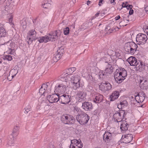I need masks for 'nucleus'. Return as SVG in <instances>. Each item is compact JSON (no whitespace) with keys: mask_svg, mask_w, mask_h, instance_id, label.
I'll use <instances>...</instances> for the list:
<instances>
[{"mask_svg":"<svg viewBox=\"0 0 148 148\" xmlns=\"http://www.w3.org/2000/svg\"><path fill=\"white\" fill-rule=\"evenodd\" d=\"M61 33V31L60 29L56 30L51 32L48 35L42 37L38 41L40 43L55 41L58 39V36H60Z\"/></svg>","mask_w":148,"mask_h":148,"instance_id":"nucleus-1","label":"nucleus"},{"mask_svg":"<svg viewBox=\"0 0 148 148\" xmlns=\"http://www.w3.org/2000/svg\"><path fill=\"white\" fill-rule=\"evenodd\" d=\"M12 5L11 4L9 1H7L6 2V5L5 6L4 9L3 10V14L9 15V21L10 23H12L13 18V15L12 13L14 11Z\"/></svg>","mask_w":148,"mask_h":148,"instance_id":"nucleus-2","label":"nucleus"},{"mask_svg":"<svg viewBox=\"0 0 148 148\" xmlns=\"http://www.w3.org/2000/svg\"><path fill=\"white\" fill-rule=\"evenodd\" d=\"M138 46L133 42H130L125 43L124 49L128 54H134L136 51Z\"/></svg>","mask_w":148,"mask_h":148,"instance_id":"nucleus-3","label":"nucleus"},{"mask_svg":"<svg viewBox=\"0 0 148 148\" xmlns=\"http://www.w3.org/2000/svg\"><path fill=\"white\" fill-rule=\"evenodd\" d=\"M127 60L130 65L136 66L137 69L142 70L144 69V65L140 61L137 62L136 59L134 57H130Z\"/></svg>","mask_w":148,"mask_h":148,"instance_id":"nucleus-4","label":"nucleus"},{"mask_svg":"<svg viewBox=\"0 0 148 148\" xmlns=\"http://www.w3.org/2000/svg\"><path fill=\"white\" fill-rule=\"evenodd\" d=\"M76 119L80 124L83 125L88 123L89 117L86 113L83 112L77 115Z\"/></svg>","mask_w":148,"mask_h":148,"instance_id":"nucleus-5","label":"nucleus"},{"mask_svg":"<svg viewBox=\"0 0 148 148\" xmlns=\"http://www.w3.org/2000/svg\"><path fill=\"white\" fill-rule=\"evenodd\" d=\"M65 83H62V84H59L57 86L53 83L51 85L50 91H51L53 89L52 87H54V89L53 90L54 92L60 93H63L65 92L66 89V86L65 85Z\"/></svg>","mask_w":148,"mask_h":148,"instance_id":"nucleus-6","label":"nucleus"},{"mask_svg":"<svg viewBox=\"0 0 148 148\" xmlns=\"http://www.w3.org/2000/svg\"><path fill=\"white\" fill-rule=\"evenodd\" d=\"M38 38L36 36V33L34 29L30 30L27 34V42L29 45L31 44L34 41Z\"/></svg>","mask_w":148,"mask_h":148,"instance_id":"nucleus-7","label":"nucleus"},{"mask_svg":"<svg viewBox=\"0 0 148 148\" xmlns=\"http://www.w3.org/2000/svg\"><path fill=\"white\" fill-rule=\"evenodd\" d=\"M61 121L65 124H70L74 123V119L73 116L69 114L62 115L61 118Z\"/></svg>","mask_w":148,"mask_h":148,"instance_id":"nucleus-8","label":"nucleus"},{"mask_svg":"<svg viewBox=\"0 0 148 148\" xmlns=\"http://www.w3.org/2000/svg\"><path fill=\"white\" fill-rule=\"evenodd\" d=\"M71 83L73 85L72 88L74 90H76L80 86L79 77L77 75H73L71 77Z\"/></svg>","mask_w":148,"mask_h":148,"instance_id":"nucleus-9","label":"nucleus"},{"mask_svg":"<svg viewBox=\"0 0 148 148\" xmlns=\"http://www.w3.org/2000/svg\"><path fill=\"white\" fill-rule=\"evenodd\" d=\"M147 38L146 35L143 34L139 33L137 35L136 38V42L138 44L140 45L142 43H144L147 41Z\"/></svg>","mask_w":148,"mask_h":148,"instance_id":"nucleus-10","label":"nucleus"},{"mask_svg":"<svg viewBox=\"0 0 148 148\" xmlns=\"http://www.w3.org/2000/svg\"><path fill=\"white\" fill-rule=\"evenodd\" d=\"M99 88L102 91H105L110 90L112 88L110 84L108 82L103 81L99 85Z\"/></svg>","mask_w":148,"mask_h":148,"instance_id":"nucleus-11","label":"nucleus"},{"mask_svg":"<svg viewBox=\"0 0 148 148\" xmlns=\"http://www.w3.org/2000/svg\"><path fill=\"white\" fill-rule=\"evenodd\" d=\"M125 113V112L124 110H121L119 112L115 113L113 115L115 121L120 123L122 122V118L124 116Z\"/></svg>","mask_w":148,"mask_h":148,"instance_id":"nucleus-12","label":"nucleus"},{"mask_svg":"<svg viewBox=\"0 0 148 148\" xmlns=\"http://www.w3.org/2000/svg\"><path fill=\"white\" fill-rule=\"evenodd\" d=\"M59 97V94L57 93L53 94L51 95H49L47 97V99L50 103H52L57 102L59 101L58 100Z\"/></svg>","mask_w":148,"mask_h":148,"instance_id":"nucleus-13","label":"nucleus"},{"mask_svg":"<svg viewBox=\"0 0 148 148\" xmlns=\"http://www.w3.org/2000/svg\"><path fill=\"white\" fill-rule=\"evenodd\" d=\"M70 98L68 95L64 94L59 96L58 100L60 101L62 103L66 104L69 103L70 101Z\"/></svg>","mask_w":148,"mask_h":148,"instance_id":"nucleus-14","label":"nucleus"},{"mask_svg":"<svg viewBox=\"0 0 148 148\" xmlns=\"http://www.w3.org/2000/svg\"><path fill=\"white\" fill-rule=\"evenodd\" d=\"M118 71H116L114 74V77L115 81L118 83H120L125 79L123 78V76L120 75Z\"/></svg>","mask_w":148,"mask_h":148,"instance_id":"nucleus-15","label":"nucleus"},{"mask_svg":"<svg viewBox=\"0 0 148 148\" xmlns=\"http://www.w3.org/2000/svg\"><path fill=\"white\" fill-rule=\"evenodd\" d=\"M104 141L107 143H109L112 139V134L109 132H106L103 135Z\"/></svg>","mask_w":148,"mask_h":148,"instance_id":"nucleus-16","label":"nucleus"},{"mask_svg":"<svg viewBox=\"0 0 148 148\" xmlns=\"http://www.w3.org/2000/svg\"><path fill=\"white\" fill-rule=\"evenodd\" d=\"M82 107L85 111L91 110L92 108V103L88 102H85L82 103Z\"/></svg>","mask_w":148,"mask_h":148,"instance_id":"nucleus-17","label":"nucleus"},{"mask_svg":"<svg viewBox=\"0 0 148 148\" xmlns=\"http://www.w3.org/2000/svg\"><path fill=\"white\" fill-rule=\"evenodd\" d=\"M103 99V96L102 95L99 93H97L95 96V97L93 99L94 102L99 103L102 102Z\"/></svg>","mask_w":148,"mask_h":148,"instance_id":"nucleus-18","label":"nucleus"},{"mask_svg":"<svg viewBox=\"0 0 148 148\" xmlns=\"http://www.w3.org/2000/svg\"><path fill=\"white\" fill-rule=\"evenodd\" d=\"M105 63H108L107 67L105 70V72L106 74H110L113 72V67L111 62L108 63V62H106Z\"/></svg>","mask_w":148,"mask_h":148,"instance_id":"nucleus-19","label":"nucleus"},{"mask_svg":"<svg viewBox=\"0 0 148 148\" xmlns=\"http://www.w3.org/2000/svg\"><path fill=\"white\" fill-rule=\"evenodd\" d=\"M77 96L79 98L78 101L81 102L82 100H84L86 99V94L84 93L83 91H79L77 92Z\"/></svg>","mask_w":148,"mask_h":148,"instance_id":"nucleus-20","label":"nucleus"},{"mask_svg":"<svg viewBox=\"0 0 148 148\" xmlns=\"http://www.w3.org/2000/svg\"><path fill=\"white\" fill-rule=\"evenodd\" d=\"M123 139L125 141V143H130L133 139L132 135L131 134H128L124 135L122 136Z\"/></svg>","mask_w":148,"mask_h":148,"instance_id":"nucleus-21","label":"nucleus"},{"mask_svg":"<svg viewBox=\"0 0 148 148\" xmlns=\"http://www.w3.org/2000/svg\"><path fill=\"white\" fill-rule=\"evenodd\" d=\"M64 48L62 47L58 48L57 51L56 52L54 56H55L57 57V59L59 60L62 54L64 52Z\"/></svg>","mask_w":148,"mask_h":148,"instance_id":"nucleus-22","label":"nucleus"},{"mask_svg":"<svg viewBox=\"0 0 148 148\" xmlns=\"http://www.w3.org/2000/svg\"><path fill=\"white\" fill-rule=\"evenodd\" d=\"M140 88L146 90L148 88V81L146 79L140 80Z\"/></svg>","mask_w":148,"mask_h":148,"instance_id":"nucleus-23","label":"nucleus"},{"mask_svg":"<svg viewBox=\"0 0 148 148\" xmlns=\"http://www.w3.org/2000/svg\"><path fill=\"white\" fill-rule=\"evenodd\" d=\"M118 71L119 74L123 76V78L125 79L127 76V71L123 68H121L116 70Z\"/></svg>","mask_w":148,"mask_h":148,"instance_id":"nucleus-24","label":"nucleus"},{"mask_svg":"<svg viewBox=\"0 0 148 148\" xmlns=\"http://www.w3.org/2000/svg\"><path fill=\"white\" fill-rule=\"evenodd\" d=\"M48 87L47 84H42L41 88L39 90V93L40 94V95H42L47 92V89Z\"/></svg>","mask_w":148,"mask_h":148,"instance_id":"nucleus-25","label":"nucleus"},{"mask_svg":"<svg viewBox=\"0 0 148 148\" xmlns=\"http://www.w3.org/2000/svg\"><path fill=\"white\" fill-rule=\"evenodd\" d=\"M119 96V92L118 91H115L113 92L111 95L110 97L111 101H114L117 99Z\"/></svg>","mask_w":148,"mask_h":148,"instance_id":"nucleus-26","label":"nucleus"},{"mask_svg":"<svg viewBox=\"0 0 148 148\" xmlns=\"http://www.w3.org/2000/svg\"><path fill=\"white\" fill-rule=\"evenodd\" d=\"M121 122L122 123L121 124V129L123 131L127 130L129 125L127 123L126 121H122Z\"/></svg>","mask_w":148,"mask_h":148,"instance_id":"nucleus-27","label":"nucleus"},{"mask_svg":"<svg viewBox=\"0 0 148 148\" xmlns=\"http://www.w3.org/2000/svg\"><path fill=\"white\" fill-rule=\"evenodd\" d=\"M18 130L19 127L17 126L14 128L12 134V138L11 139L12 142H11V144H12L13 143V142L12 141L13 140V138L15 135H16V132Z\"/></svg>","mask_w":148,"mask_h":148,"instance_id":"nucleus-28","label":"nucleus"},{"mask_svg":"<svg viewBox=\"0 0 148 148\" xmlns=\"http://www.w3.org/2000/svg\"><path fill=\"white\" fill-rule=\"evenodd\" d=\"M135 99L138 103L142 102L145 99L144 96H135Z\"/></svg>","mask_w":148,"mask_h":148,"instance_id":"nucleus-29","label":"nucleus"},{"mask_svg":"<svg viewBox=\"0 0 148 148\" xmlns=\"http://www.w3.org/2000/svg\"><path fill=\"white\" fill-rule=\"evenodd\" d=\"M127 105V101L124 100L120 102V103L118 105V108L120 109L124 107L125 106H126Z\"/></svg>","mask_w":148,"mask_h":148,"instance_id":"nucleus-30","label":"nucleus"},{"mask_svg":"<svg viewBox=\"0 0 148 148\" xmlns=\"http://www.w3.org/2000/svg\"><path fill=\"white\" fill-rule=\"evenodd\" d=\"M6 35V32L5 29L2 27H0V38L5 37Z\"/></svg>","mask_w":148,"mask_h":148,"instance_id":"nucleus-31","label":"nucleus"},{"mask_svg":"<svg viewBox=\"0 0 148 148\" xmlns=\"http://www.w3.org/2000/svg\"><path fill=\"white\" fill-rule=\"evenodd\" d=\"M18 73V71L15 69H12L11 70L10 73H11V75L10 77H12L13 78Z\"/></svg>","mask_w":148,"mask_h":148,"instance_id":"nucleus-32","label":"nucleus"},{"mask_svg":"<svg viewBox=\"0 0 148 148\" xmlns=\"http://www.w3.org/2000/svg\"><path fill=\"white\" fill-rule=\"evenodd\" d=\"M76 69L75 67H72L69 68L68 69V72L67 74L69 73L68 74H71L73 73L74 71H75Z\"/></svg>","mask_w":148,"mask_h":148,"instance_id":"nucleus-33","label":"nucleus"},{"mask_svg":"<svg viewBox=\"0 0 148 148\" xmlns=\"http://www.w3.org/2000/svg\"><path fill=\"white\" fill-rule=\"evenodd\" d=\"M64 34L65 35H67L69 34V29L68 27H66L65 28H63Z\"/></svg>","mask_w":148,"mask_h":148,"instance_id":"nucleus-34","label":"nucleus"},{"mask_svg":"<svg viewBox=\"0 0 148 148\" xmlns=\"http://www.w3.org/2000/svg\"><path fill=\"white\" fill-rule=\"evenodd\" d=\"M99 75L100 78L102 79L105 76H106V74L105 72H101L99 73Z\"/></svg>","mask_w":148,"mask_h":148,"instance_id":"nucleus-35","label":"nucleus"},{"mask_svg":"<svg viewBox=\"0 0 148 148\" xmlns=\"http://www.w3.org/2000/svg\"><path fill=\"white\" fill-rule=\"evenodd\" d=\"M21 24L22 26L24 29H25L26 27V23L25 20H23L21 22Z\"/></svg>","mask_w":148,"mask_h":148,"instance_id":"nucleus-36","label":"nucleus"},{"mask_svg":"<svg viewBox=\"0 0 148 148\" xmlns=\"http://www.w3.org/2000/svg\"><path fill=\"white\" fill-rule=\"evenodd\" d=\"M71 143L72 144H74L75 145L78 143H79V141L76 139H74L71 140Z\"/></svg>","mask_w":148,"mask_h":148,"instance_id":"nucleus-37","label":"nucleus"},{"mask_svg":"<svg viewBox=\"0 0 148 148\" xmlns=\"http://www.w3.org/2000/svg\"><path fill=\"white\" fill-rule=\"evenodd\" d=\"M118 29V28H114V29H111L110 28L108 29V32H107L108 34H110L112 33L113 31H114V30H115V31L116 30H117Z\"/></svg>","mask_w":148,"mask_h":148,"instance_id":"nucleus-38","label":"nucleus"},{"mask_svg":"<svg viewBox=\"0 0 148 148\" xmlns=\"http://www.w3.org/2000/svg\"><path fill=\"white\" fill-rule=\"evenodd\" d=\"M31 108V107L29 105H28L25 108V110L27 113L29 111H30Z\"/></svg>","mask_w":148,"mask_h":148,"instance_id":"nucleus-39","label":"nucleus"},{"mask_svg":"<svg viewBox=\"0 0 148 148\" xmlns=\"http://www.w3.org/2000/svg\"><path fill=\"white\" fill-rule=\"evenodd\" d=\"M127 5L126 3H125L124 2L122 4V7L121 8H117V10L120 11L123 8H126Z\"/></svg>","mask_w":148,"mask_h":148,"instance_id":"nucleus-40","label":"nucleus"},{"mask_svg":"<svg viewBox=\"0 0 148 148\" xmlns=\"http://www.w3.org/2000/svg\"><path fill=\"white\" fill-rule=\"evenodd\" d=\"M75 147H77V148H82L83 147L82 144L80 142L75 145Z\"/></svg>","mask_w":148,"mask_h":148,"instance_id":"nucleus-41","label":"nucleus"},{"mask_svg":"<svg viewBox=\"0 0 148 148\" xmlns=\"http://www.w3.org/2000/svg\"><path fill=\"white\" fill-rule=\"evenodd\" d=\"M136 96H144L145 97V94L143 92H140L139 93H138L137 95Z\"/></svg>","mask_w":148,"mask_h":148,"instance_id":"nucleus-42","label":"nucleus"},{"mask_svg":"<svg viewBox=\"0 0 148 148\" xmlns=\"http://www.w3.org/2000/svg\"><path fill=\"white\" fill-rule=\"evenodd\" d=\"M50 4L48 3H44L43 5H42V6L43 8H47V7L49 6L50 5Z\"/></svg>","mask_w":148,"mask_h":148,"instance_id":"nucleus-43","label":"nucleus"},{"mask_svg":"<svg viewBox=\"0 0 148 148\" xmlns=\"http://www.w3.org/2000/svg\"><path fill=\"white\" fill-rule=\"evenodd\" d=\"M6 58L8 60H11L12 59V57L10 55L6 56Z\"/></svg>","mask_w":148,"mask_h":148,"instance_id":"nucleus-44","label":"nucleus"},{"mask_svg":"<svg viewBox=\"0 0 148 148\" xmlns=\"http://www.w3.org/2000/svg\"><path fill=\"white\" fill-rule=\"evenodd\" d=\"M92 89V87L90 85H88L87 86V89L88 91H90Z\"/></svg>","mask_w":148,"mask_h":148,"instance_id":"nucleus-45","label":"nucleus"},{"mask_svg":"<svg viewBox=\"0 0 148 148\" xmlns=\"http://www.w3.org/2000/svg\"><path fill=\"white\" fill-rule=\"evenodd\" d=\"M132 6L130 5H127L126 8L128 10L129 9H132Z\"/></svg>","mask_w":148,"mask_h":148,"instance_id":"nucleus-46","label":"nucleus"},{"mask_svg":"<svg viewBox=\"0 0 148 148\" xmlns=\"http://www.w3.org/2000/svg\"><path fill=\"white\" fill-rule=\"evenodd\" d=\"M57 57L55 56H54V57H53V60L55 62H57L59 59H57Z\"/></svg>","mask_w":148,"mask_h":148,"instance_id":"nucleus-47","label":"nucleus"},{"mask_svg":"<svg viewBox=\"0 0 148 148\" xmlns=\"http://www.w3.org/2000/svg\"><path fill=\"white\" fill-rule=\"evenodd\" d=\"M104 2L103 0H99V2L98 5L100 6L101 5V4H103Z\"/></svg>","mask_w":148,"mask_h":148,"instance_id":"nucleus-48","label":"nucleus"},{"mask_svg":"<svg viewBox=\"0 0 148 148\" xmlns=\"http://www.w3.org/2000/svg\"><path fill=\"white\" fill-rule=\"evenodd\" d=\"M11 73H10L9 75L8 76L7 78L8 80H9V81H10L11 80V79L13 78H12V77H11Z\"/></svg>","mask_w":148,"mask_h":148,"instance_id":"nucleus-49","label":"nucleus"},{"mask_svg":"<svg viewBox=\"0 0 148 148\" xmlns=\"http://www.w3.org/2000/svg\"><path fill=\"white\" fill-rule=\"evenodd\" d=\"M89 78L90 80L93 81L95 79V78L92 76V75H90L89 76Z\"/></svg>","mask_w":148,"mask_h":148,"instance_id":"nucleus-50","label":"nucleus"},{"mask_svg":"<svg viewBox=\"0 0 148 148\" xmlns=\"http://www.w3.org/2000/svg\"><path fill=\"white\" fill-rule=\"evenodd\" d=\"M134 11L132 9H130V11H129V14L130 15H131L133 13Z\"/></svg>","mask_w":148,"mask_h":148,"instance_id":"nucleus-51","label":"nucleus"},{"mask_svg":"<svg viewBox=\"0 0 148 148\" xmlns=\"http://www.w3.org/2000/svg\"><path fill=\"white\" fill-rule=\"evenodd\" d=\"M145 10L146 12L148 13V6L145 7Z\"/></svg>","mask_w":148,"mask_h":148,"instance_id":"nucleus-52","label":"nucleus"},{"mask_svg":"<svg viewBox=\"0 0 148 148\" xmlns=\"http://www.w3.org/2000/svg\"><path fill=\"white\" fill-rule=\"evenodd\" d=\"M77 147H75V145H72V144L71 143L70 146V148H77Z\"/></svg>","mask_w":148,"mask_h":148,"instance_id":"nucleus-53","label":"nucleus"},{"mask_svg":"<svg viewBox=\"0 0 148 148\" xmlns=\"http://www.w3.org/2000/svg\"><path fill=\"white\" fill-rule=\"evenodd\" d=\"M120 17L119 16H117L115 18V19L116 20H119V18H120Z\"/></svg>","mask_w":148,"mask_h":148,"instance_id":"nucleus-54","label":"nucleus"},{"mask_svg":"<svg viewBox=\"0 0 148 148\" xmlns=\"http://www.w3.org/2000/svg\"><path fill=\"white\" fill-rule=\"evenodd\" d=\"M109 28H110V27H106V28L105 29V31L106 32H108V29H109Z\"/></svg>","mask_w":148,"mask_h":148,"instance_id":"nucleus-55","label":"nucleus"},{"mask_svg":"<svg viewBox=\"0 0 148 148\" xmlns=\"http://www.w3.org/2000/svg\"><path fill=\"white\" fill-rule=\"evenodd\" d=\"M115 0H111L110 3H113V4H114L115 3H114Z\"/></svg>","mask_w":148,"mask_h":148,"instance_id":"nucleus-56","label":"nucleus"},{"mask_svg":"<svg viewBox=\"0 0 148 148\" xmlns=\"http://www.w3.org/2000/svg\"><path fill=\"white\" fill-rule=\"evenodd\" d=\"M5 2L4 0H1L0 1V5L1 3H3Z\"/></svg>","mask_w":148,"mask_h":148,"instance_id":"nucleus-57","label":"nucleus"},{"mask_svg":"<svg viewBox=\"0 0 148 148\" xmlns=\"http://www.w3.org/2000/svg\"><path fill=\"white\" fill-rule=\"evenodd\" d=\"M90 2H91V1H88L87 2V5H89V4H90Z\"/></svg>","mask_w":148,"mask_h":148,"instance_id":"nucleus-58","label":"nucleus"},{"mask_svg":"<svg viewBox=\"0 0 148 148\" xmlns=\"http://www.w3.org/2000/svg\"><path fill=\"white\" fill-rule=\"evenodd\" d=\"M99 13H97L95 14V15L96 16H98L99 15Z\"/></svg>","mask_w":148,"mask_h":148,"instance_id":"nucleus-59","label":"nucleus"},{"mask_svg":"<svg viewBox=\"0 0 148 148\" xmlns=\"http://www.w3.org/2000/svg\"><path fill=\"white\" fill-rule=\"evenodd\" d=\"M63 25V23H61L60 24V26H62Z\"/></svg>","mask_w":148,"mask_h":148,"instance_id":"nucleus-60","label":"nucleus"},{"mask_svg":"<svg viewBox=\"0 0 148 148\" xmlns=\"http://www.w3.org/2000/svg\"><path fill=\"white\" fill-rule=\"evenodd\" d=\"M13 43H10V46H11L12 47V45H13Z\"/></svg>","mask_w":148,"mask_h":148,"instance_id":"nucleus-61","label":"nucleus"},{"mask_svg":"<svg viewBox=\"0 0 148 148\" xmlns=\"http://www.w3.org/2000/svg\"><path fill=\"white\" fill-rule=\"evenodd\" d=\"M76 0H72V1H73L74 2H75V1H76Z\"/></svg>","mask_w":148,"mask_h":148,"instance_id":"nucleus-62","label":"nucleus"},{"mask_svg":"<svg viewBox=\"0 0 148 148\" xmlns=\"http://www.w3.org/2000/svg\"><path fill=\"white\" fill-rule=\"evenodd\" d=\"M147 35H148V30L147 31Z\"/></svg>","mask_w":148,"mask_h":148,"instance_id":"nucleus-63","label":"nucleus"},{"mask_svg":"<svg viewBox=\"0 0 148 148\" xmlns=\"http://www.w3.org/2000/svg\"><path fill=\"white\" fill-rule=\"evenodd\" d=\"M50 1H51L50 0H49L48 1V2H50Z\"/></svg>","mask_w":148,"mask_h":148,"instance_id":"nucleus-64","label":"nucleus"}]
</instances>
